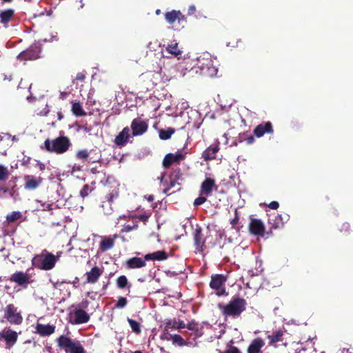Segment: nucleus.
<instances>
[{"mask_svg":"<svg viewBox=\"0 0 353 353\" xmlns=\"http://www.w3.org/2000/svg\"><path fill=\"white\" fill-rule=\"evenodd\" d=\"M61 252L53 254L47 250H43L39 254H35L32 259V267L45 271L52 270L59 260Z\"/></svg>","mask_w":353,"mask_h":353,"instance_id":"nucleus-1","label":"nucleus"},{"mask_svg":"<svg viewBox=\"0 0 353 353\" xmlns=\"http://www.w3.org/2000/svg\"><path fill=\"white\" fill-rule=\"evenodd\" d=\"M56 343L58 347L65 353H88L82 342L72 338L68 334L58 336Z\"/></svg>","mask_w":353,"mask_h":353,"instance_id":"nucleus-2","label":"nucleus"},{"mask_svg":"<svg viewBox=\"0 0 353 353\" xmlns=\"http://www.w3.org/2000/svg\"><path fill=\"white\" fill-rule=\"evenodd\" d=\"M72 143L68 137L60 135L55 139H47L43 143V147L48 152L62 154L69 150Z\"/></svg>","mask_w":353,"mask_h":353,"instance_id":"nucleus-3","label":"nucleus"},{"mask_svg":"<svg viewBox=\"0 0 353 353\" xmlns=\"http://www.w3.org/2000/svg\"><path fill=\"white\" fill-rule=\"evenodd\" d=\"M246 301L242 298L232 299L228 304H219L218 307L223 316L238 317L245 310Z\"/></svg>","mask_w":353,"mask_h":353,"instance_id":"nucleus-4","label":"nucleus"},{"mask_svg":"<svg viewBox=\"0 0 353 353\" xmlns=\"http://www.w3.org/2000/svg\"><path fill=\"white\" fill-rule=\"evenodd\" d=\"M90 316L80 305H72L68 310L67 321L72 325L86 323L90 321Z\"/></svg>","mask_w":353,"mask_h":353,"instance_id":"nucleus-5","label":"nucleus"},{"mask_svg":"<svg viewBox=\"0 0 353 353\" xmlns=\"http://www.w3.org/2000/svg\"><path fill=\"white\" fill-rule=\"evenodd\" d=\"M3 318L10 324L19 325L23 322V316L18 307L14 304H8L3 310Z\"/></svg>","mask_w":353,"mask_h":353,"instance_id":"nucleus-6","label":"nucleus"},{"mask_svg":"<svg viewBox=\"0 0 353 353\" xmlns=\"http://www.w3.org/2000/svg\"><path fill=\"white\" fill-rule=\"evenodd\" d=\"M19 334L10 327H5L0 331V343H3L7 350H10L17 342Z\"/></svg>","mask_w":353,"mask_h":353,"instance_id":"nucleus-7","label":"nucleus"},{"mask_svg":"<svg viewBox=\"0 0 353 353\" xmlns=\"http://www.w3.org/2000/svg\"><path fill=\"white\" fill-rule=\"evenodd\" d=\"M10 281L23 288H26L29 284L33 282L31 275L22 271H17L12 274Z\"/></svg>","mask_w":353,"mask_h":353,"instance_id":"nucleus-8","label":"nucleus"},{"mask_svg":"<svg viewBox=\"0 0 353 353\" xmlns=\"http://www.w3.org/2000/svg\"><path fill=\"white\" fill-rule=\"evenodd\" d=\"M226 277L223 274H215L212 276L210 286L211 288L217 290L216 294L219 296L225 294V283Z\"/></svg>","mask_w":353,"mask_h":353,"instance_id":"nucleus-9","label":"nucleus"},{"mask_svg":"<svg viewBox=\"0 0 353 353\" xmlns=\"http://www.w3.org/2000/svg\"><path fill=\"white\" fill-rule=\"evenodd\" d=\"M130 127L133 137L141 136L147 132L148 129V123L147 120H144L141 117H137L132 120Z\"/></svg>","mask_w":353,"mask_h":353,"instance_id":"nucleus-10","label":"nucleus"},{"mask_svg":"<svg viewBox=\"0 0 353 353\" xmlns=\"http://www.w3.org/2000/svg\"><path fill=\"white\" fill-rule=\"evenodd\" d=\"M41 48L37 45L31 46L28 49L21 52L17 59L20 61L34 60L39 57Z\"/></svg>","mask_w":353,"mask_h":353,"instance_id":"nucleus-11","label":"nucleus"},{"mask_svg":"<svg viewBox=\"0 0 353 353\" xmlns=\"http://www.w3.org/2000/svg\"><path fill=\"white\" fill-rule=\"evenodd\" d=\"M185 157V154L181 151L175 153L167 154L163 160V166L165 168L170 167L173 164H179Z\"/></svg>","mask_w":353,"mask_h":353,"instance_id":"nucleus-12","label":"nucleus"},{"mask_svg":"<svg viewBox=\"0 0 353 353\" xmlns=\"http://www.w3.org/2000/svg\"><path fill=\"white\" fill-rule=\"evenodd\" d=\"M24 188L28 190H34L38 188L42 183L43 179L39 176L27 174L23 176Z\"/></svg>","mask_w":353,"mask_h":353,"instance_id":"nucleus-13","label":"nucleus"},{"mask_svg":"<svg viewBox=\"0 0 353 353\" xmlns=\"http://www.w3.org/2000/svg\"><path fill=\"white\" fill-rule=\"evenodd\" d=\"M121 220H125L128 222L132 221L131 223H125L123 225V228L121 230V232L122 233L130 232L132 230L137 229L138 222L134 219V216L130 214L119 216L118 218V221L116 223V226L119 223V221Z\"/></svg>","mask_w":353,"mask_h":353,"instance_id":"nucleus-14","label":"nucleus"},{"mask_svg":"<svg viewBox=\"0 0 353 353\" xmlns=\"http://www.w3.org/2000/svg\"><path fill=\"white\" fill-rule=\"evenodd\" d=\"M205 238L202 234L201 228L196 225L194 232V243L197 251L202 252L205 248Z\"/></svg>","mask_w":353,"mask_h":353,"instance_id":"nucleus-15","label":"nucleus"},{"mask_svg":"<svg viewBox=\"0 0 353 353\" xmlns=\"http://www.w3.org/2000/svg\"><path fill=\"white\" fill-rule=\"evenodd\" d=\"M103 273V268L98 266L93 267L89 272H87L84 274L85 277V282L90 284L96 283Z\"/></svg>","mask_w":353,"mask_h":353,"instance_id":"nucleus-16","label":"nucleus"},{"mask_svg":"<svg viewBox=\"0 0 353 353\" xmlns=\"http://www.w3.org/2000/svg\"><path fill=\"white\" fill-rule=\"evenodd\" d=\"M34 329V333L40 336L45 337L53 334L55 332L56 327L54 325L37 323Z\"/></svg>","mask_w":353,"mask_h":353,"instance_id":"nucleus-17","label":"nucleus"},{"mask_svg":"<svg viewBox=\"0 0 353 353\" xmlns=\"http://www.w3.org/2000/svg\"><path fill=\"white\" fill-rule=\"evenodd\" d=\"M249 230L252 234L263 236L265 232V226L261 220L252 219L249 225Z\"/></svg>","mask_w":353,"mask_h":353,"instance_id":"nucleus-18","label":"nucleus"},{"mask_svg":"<svg viewBox=\"0 0 353 353\" xmlns=\"http://www.w3.org/2000/svg\"><path fill=\"white\" fill-rule=\"evenodd\" d=\"M216 188V186L214 179L206 178L201 183L200 192L201 195L209 196L212 194L213 190Z\"/></svg>","mask_w":353,"mask_h":353,"instance_id":"nucleus-19","label":"nucleus"},{"mask_svg":"<svg viewBox=\"0 0 353 353\" xmlns=\"http://www.w3.org/2000/svg\"><path fill=\"white\" fill-rule=\"evenodd\" d=\"M130 137V129L125 127L114 139V143L119 147L124 146Z\"/></svg>","mask_w":353,"mask_h":353,"instance_id":"nucleus-20","label":"nucleus"},{"mask_svg":"<svg viewBox=\"0 0 353 353\" xmlns=\"http://www.w3.org/2000/svg\"><path fill=\"white\" fill-rule=\"evenodd\" d=\"M146 261L144 258L132 257L126 261L125 267L128 269L141 268L146 265Z\"/></svg>","mask_w":353,"mask_h":353,"instance_id":"nucleus-21","label":"nucleus"},{"mask_svg":"<svg viewBox=\"0 0 353 353\" xmlns=\"http://www.w3.org/2000/svg\"><path fill=\"white\" fill-rule=\"evenodd\" d=\"M265 341L261 338L254 339L248 347V353H262Z\"/></svg>","mask_w":353,"mask_h":353,"instance_id":"nucleus-22","label":"nucleus"},{"mask_svg":"<svg viewBox=\"0 0 353 353\" xmlns=\"http://www.w3.org/2000/svg\"><path fill=\"white\" fill-rule=\"evenodd\" d=\"M117 238V234L103 237L99 244L101 250L105 252L113 248Z\"/></svg>","mask_w":353,"mask_h":353,"instance_id":"nucleus-23","label":"nucleus"},{"mask_svg":"<svg viewBox=\"0 0 353 353\" xmlns=\"http://www.w3.org/2000/svg\"><path fill=\"white\" fill-rule=\"evenodd\" d=\"M202 73L209 77H214L217 73V68L212 65V60H206V63H203L200 66Z\"/></svg>","mask_w":353,"mask_h":353,"instance_id":"nucleus-24","label":"nucleus"},{"mask_svg":"<svg viewBox=\"0 0 353 353\" xmlns=\"http://www.w3.org/2000/svg\"><path fill=\"white\" fill-rule=\"evenodd\" d=\"M219 150L218 144L209 146L202 154V157L205 161L215 159L216 154Z\"/></svg>","mask_w":353,"mask_h":353,"instance_id":"nucleus-25","label":"nucleus"},{"mask_svg":"<svg viewBox=\"0 0 353 353\" xmlns=\"http://www.w3.org/2000/svg\"><path fill=\"white\" fill-rule=\"evenodd\" d=\"M272 132V127L270 123L268 122L262 123L256 127L254 130V134L257 137H261L265 133H270Z\"/></svg>","mask_w":353,"mask_h":353,"instance_id":"nucleus-26","label":"nucleus"},{"mask_svg":"<svg viewBox=\"0 0 353 353\" xmlns=\"http://www.w3.org/2000/svg\"><path fill=\"white\" fill-rule=\"evenodd\" d=\"M14 11L12 9H6L1 11L0 12V22L3 25L4 27L8 26V23L13 18Z\"/></svg>","mask_w":353,"mask_h":353,"instance_id":"nucleus-27","label":"nucleus"},{"mask_svg":"<svg viewBox=\"0 0 353 353\" xmlns=\"http://www.w3.org/2000/svg\"><path fill=\"white\" fill-rule=\"evenodd\" d=\"M185 327L184 321L180 319L170 320L166 323L165 329L166 331L181 330Z\"/></svg>","mask_w":353,"mask_h":353,"instance_id":"nucleus-28","label":"nucleus"},{"mask_svg":"<svg viewBox=\"0 0 353 353\" xmlns=\"http://www.w3.org/2000/svg\"><path fill=\"white\" fill-rule=\"evenodd\" d=\"M168 254L165 251L159 250L152 253L147 254L144 256L145 260L149 261H163L167 259Z\"/></svg>","mask_w":353,"mask_h":353,"instance_id":"nucleus-29","label":"nucleus"},{"mask_svg":"<svg viewBox=\"0 0 353 353\" xmlns=\"http://www.w3.org/2000/svg\"><path fill=\"white\" fill-rule=\"evenodd\" d=\"M165 50L169 54L177 57L182 54V51L179 48L178 43L172 42L165 47Z\"/></svg>","mask_w":353,"mask_h":353,"instance_id":"nucleus-30","label":"nucleus"},{"mask_svg":"<svg viewBox=\"0 0 353 353\" xmlns=\"http://www.w3.org/2000/svg\"><path fill=\"white\" fill-rule=\"evenodd\" d=\"M23 214L19 211H13L11 213L7 214L6 217V221L8 225H10L12 223H14L17 220H19L22 218Z\"/></svg>","mask_w":353,"mask_h":353,"instance_id":"nucleus-31","label":"nucleus"},{"mask_svg":"<svg viewBox=\"0 0 353 353\" xmlns=\"http://www.w3.org/2000/svg\"><path fill=\"white\" fill-rule=\"evenodd\" d=\"M72 112L77 117H83L86 112L79 102H73L72 105Z\"/></svg>","mask_w":353,"mask_h":353,"instance_id":"nucleus-32","label":"nucleus"},{"mask_svg":"<svg viewBox=\"0 0 353 353\" xmlns=\"http://www.w3.org/2000/svg\"><path fill=\"white\" fill-rule=\"evenodd\" d=\"M283 336V332L282 330H276L272 334H269L268 336V339L270 341V343L273 344L281 341Z\"/></svg>","mask_w":353,"mask_h":353,"instance_id":"nucleus-33","label":"nucleus"},{"mask_svg":"<svg viewBox=\"0 0 353 353\" xmlns=\"http://www.w3.org/2000/svg\"><path fill=\"white\" fill-rule=\"evenodd\" d=\"M174 132L175 130L172 128H168L167 129H161L159 131V137L162 140H168L172 137Z\"/></svg>","mask_w":353,"mask_h":353,"instance_id":"nucleus-34","label":"nucleus"},{"mask_svg":"<svg viewBox=\"0 0 353 353\" xmlns=\"http://www.w3.org/2000/svg\"><path fill=\"white\" fill-rule=\"evenodd\" d=\"M181 14V12L179 11L176 12L175 10H172L171 12H168L165 14V19L167 21L172 24L174 23L176 20L179 18V15Z\"/></svg>","mask_w":353,"mask_h":353,"instance_id":"nucleus-35","label":"nucleus"},{"mask_svg":"<svg viewBox=\"0 0 353 353\" xmlns=\"http://www.w3.org/2000/svg\"><path fill=\"white\" fill-rule=\"evenodd\" d=\"M127 320L132 332L136 334H139L141 332L140 323L130 318H128Z\"/></svg>","mask_w":353,"mask_h":353,"instance_id":"nucleus-36","label":"nucleus"},{"mask_svg":"<svg viewBox=\"0 0 353 353\" xmlns=\"http://www.w3.org/2000/svg\"><path fill=\"white\" fill-rule=\"evenodd\" d=\"M112 203L109 201L105 200L102 201L101 208L103 209V212L105 215H110L113 212V208L112 207Z\"/></svg>","mask_w":353,"mask_h":353,"instance_id":"nucleus-37","label":"nucleus"},{"mask_svg":"<svg viewBox=\"0 0 353 353\" xmlns=\"http://www.w3.org/2000/svg\"><path fill=\"white\" fill-rule=\"evenodd\" d=\"M119 193V185H117L110 192L107 194L105 196V200L113 202L114 199L118 198Z\"/></svg>","mask_w":353,"mask_h":353,"instance_id":"nucleus-38","label":"nucleus"},{"mask_svg":"<svg viewBox=\"0 0 353 353\" xmlns=\"http://www.w3.org/2000/svg\"><path fill=\"white\" fill-rule=\"evenodd\" d=\"M10 176V172L7 167L0 165V182L6 181Z\"/></svg>","mask_w":353,"mask_h":353,"instance_id":"nucleus-39","label":"nucleus"},{"mask_svg":"<svg viewBox=\"0 0 353 353\" xmlns=\"http://www.w3.org/2000/svg\"><path fill=\"white\" fill-rule=\"evenodd\" d=\"M170 339L173 344L178 345L179 346H183L186 345L185 340L179 334L170 335Z\"/></svg>","mask_w":353,"mask_h":353,"instance_id":"nucleus-40","label":"nucleus"},{"mask_svg":"<svg viewBox=\"0 0 353 353\" xmlns=\"http://www.w3.org/2000/svg\"><path fill=\"white\" fill-rule=\"evenodd\" d=\"M90 152L88 150H81L76 153V158L81 161L87 160L89 157Z\"/></svg>","mask_w":353,"mask_h":353,"instance_id":"nucleus-41","label":"nucleus"},{"mask_svg":"<svg viewBox=\"0 0 353 353\" xmlns=\"http://www.w3.org/2000/svg\"><path fill=\"white\" fill-rule=\"evenodd\" d=\"M128 283V279L125 276H120L117 279V285L119 288H124Z\"/></svg>","mask_w":353,"mask_h":353,"instance_id":"nucleus-42","label":"nucleus"},{"mask_svg":"<svg viewBox=\"0 0 353 353\" xmlns=\"http://www.w3.org/2000/svg\"><path fill=\"white\" fill-rule=\"evenodd\" d=\"M127 303H128V301H127L126 298L120 296V297H119L117 302L115 304V307L119 308V309L123 308L127 305Z\"/></svg>","mask_w":353,"mask_h":353,"instance_id":"nucleus-43","label":"nucleus"},{"mask_svg":"<svg viewBox=\"0 0 353 353\" xmlns=\"http://www.w3.org/2000/svg\"><path fill=\"white\" fill-rule=\"evenodd\" d=\"M207 197L205 195H201V192L199 193V196L196 198L194 201V206H199L203 204L207 201Z\"/></svg>","mask_w":353,"mask_h":353,"instance_id":"nucleus-44","label":"nucleus"},{"mask_svg":"<svg viewBox=\"0 0 353 353\" xmlns=\"http://www.w3.org/2000/svg\"><path fill=\"white\" fill-rule=\"evenodd\" d=\"M91 192V190L88 185H85L83 188L80 191V195L84 198L87 196L89 193Z\"/></svg>","mask_w":353,"mask_h":353,"instance_id":"nucleus-45","label":"nucleus"},{"mask_svg":"<svg viewBox=\"0 0 353 353\" xmlns=\"http://www.w3.org/2000/svg\"><path fill=\"white\" fill-rule=\"evenodd\" d=\"M219 353H241L240 350L235 346H230L226 350L222 352L221 350H218Z\"/></svg>","mask_w":353,"mask_h":353,"instance_id":"nucleus-46","label":"nucleus"},{"mask_svg":"<svg viewBox=\"0 0 353 353\" xmlns=\"http://www.w3.org/2000/svg\"><path fill=\"white\" fill-rule=\"evenodd\" d=\"M185 327L190 330L196 331L198 330V325L195 321H192L185 325Z\"/></svg>","mask_w":353,"mask_h":353,"instance_id":"nucleus-47","label":"nucleus"},{"mask_svg":"<svg viewBox=\"0 0 353 353\" xmlns=\"http://www.w3.org/2000/svg\"><path fill=\"white\" fill-rule=\"evenodd\" d=\"M150 216V214H148V213H144L143 214H141L139 215L137 218L144 222V223H146L149 219V217Z\"/></svg>","mask_w":353,"mask_h":353,"instance_id":"nucleus-48","label":"nucleus"},{"mask_svg":"<svg viewBox=\"0 0 353 353\" xmlns=\"http://www.w3.org/2000/svg\"><path fill=\"white\" fill-rule=\"evenodd\" d=\"M65 283H66V281H57L56 282H53L52 285H53L54 288L59 289L61 287V285Z\"/></svg>","mask_w":353,"mask_h":353,"instance_id":"nucleus-49","label":"nucleus"},{"mask_svg":"<svg viewBox=\"0 0 353 353\" xmlns=\"http://www.w3.org/2000/svg\"><path fill=\"white\" fill-rule=\"evenodd\" d=\"M279 206V204L277 201H272L269 205L268 207L273 210H276Z\"/></svg>","mask_w":353,"mask_h":353,"instance_id":"nucleus-50","label":"nucleus"},{"mask_svg":"<svg viewBox=\"0 0 353 353\" xmlns=\"http://www.w3.org/2000/svg\"><path fill=\"white\" fill-rule=\"evenodd\" d=\"M85 76L83 72H79L77 74L76 80L83 81L85 79Z\"/></svg>","mask_w":353,"mask_h":353,"instance_id":"nucleus-51","label":"nucleus"},{"mask_svg":"<svg viewBox=\"0 0 353 353\" xmlns=\"http://www.w3.org/2000/svg\"><path fill=\"white\" fill-rule=\"evenodd\" d=\"M49 112V109H48V105H46V108L41 112L38 113V114L41 116H46Z\"/></svg>","mask_w":353,"mask_h":353,"instance_id":"nucleus-52","label":"nucleus"},{"mask_svg":"<svg viewBox=\"0 0 353 353\" xmlns=\"http://www.w3.org/2000/svg\"><path fill=\"white\" fill-rule=\"evenodd\" d=\"M37 166L39 167V169L41 170V171H43L45 170L46 168V165L44 163L40 162V161H38L37 162Z\"/></svg>","mask_w":353,"mask_h":353,"instance_id":"nucleus-53","label":"nucleus"},{"mask_svg":"<svg viewBox=\"0 0 353 353\" xmlns=\"http://www.w3.org/2000/svg\"><path fill=\"white\" fill-rule=\"evenodd\" d=\"M195 11H196V8H195L194 6H190L189 7V9H188V14H194Z\"/></svg>","mask_w":353,"mask_h":353,"instance_id":"nucleus-54","label":"nucleus"},{"mask_svg":"<svg viewBox=\"0 0 353 353\" xmlns=\"http://www.w3.org/2000/svg\"><path fill=\"white\" fill-rule=\"evenodd\" d=\"M246 141V142L248 143V144H251L254 142V137L252 136H250L248 137V138H246L245 139Z\"/></svg>","mask_w":353,"mask_h":353,"instance_id":"nucleus-55","label":"nucleus"},{"mask_svg":"<svg viewBox=\"0 0 353 353\" xmlns=\"http://www.w3.org/2000/svg\"><path fill=\"white\" fill-rule=\"evenodd\" d=\"M78 282H79V279H78V277H76V278H75V279H74V281H73L72 282H70V281H69V282H67V283H72V284H73V285H74L75 288H77V283H78Z\"/></svg>","mask_w":353,"mask_h":353,"instance_id":"nucleus-56","label":"nucleus"},{"mask_svg":"<svg viewBox=\"0 0 353 353\" xmlns=\"http://www.w3.org/2000/svg\"><path fill=\"white\" fill-rule=\"evenodd\" d=\"M4 137H9L10 135L8 134L1 133L0 134V141H2Z\"/></svg>","mask_w":353,"mask_h":353,"instance_id":"nucleus-57","label":"nucleus"},{"mask_svg":"<svg viewBox=\"0 0 353 353\" xmlns=\"http://www.w3.org/2000/svg\"><path fill=\"white\" fill-rule=\"evenodd\" d=\"M57 117L59 121L63 119V116L61 112H57Z\"/></svg>","mask_w":353,"mask_h":353,"instance_id":"nucleus-58","label":"nucleus"},{"mask_svg":"<svg viewBox=\"0 0 353 353\" xmlns=\"http://www.w3.org/2000/svg\"><path fill=\"white\" fill-rule=\"evenodd\" d=\"M147 199L149 201H152L154 200V196L153 195H149L148 197H147Z\"/></svg>","mask_w":353,"mask_h":353,"instance_id":"nucleus-59","label":"nucleus"},{"mask_svg":"<svg viewBox=\"0 0 353 353\" xmlns=\"http://www.w3.org/2000/svg\"><path fill=\"white\" fill-rule=\"evenodd\" d=\"M0 191H3V193H6L7 191H8V188H1L0 187Z\"/></svg>","mask_w":353,"mask_h":353,"instance_id":"nucleus-60","label":"nucleus"},{"mask_svg":"<svg viewBox=\"0 0 353 353\" xmlns=\"http://www.w3.org/2000/svg\"><path fill=\"white\" fill-rule=\"evenodd\" d=\"M237 220H238V219H237V218L234 219L231 221V223H232V225H234V224L236 223Z\"/></svg>","mask_w":353,"mask_h":353,"instance_id":"nucleus-61","label":"nucleus"},{"mask_svg":"<svg viewBox=\"0 0 353 353\" xmlns=\"http://www.w3.org/2000/svg\"><path fill=\"white\" fill-rule=\"evenodd\" d=\"M77 125V131H79L80 130L83 128V127L81 125Z\"/></svg>","mask_w":353,"mask_h":353,"instance_id":"nucleus-62","label":"nucleus"},{"mask_svg":"<svg viewBox=\"0 0 353 353\" xmlns=\"http://www.w3.org/2000/svg\"><path fill=\"white\" fill-rule=\"evenodd\" d=\"M4 2L10 3L12 0H3Z\"/></svg>","mask_w":353,"mask_h":353,"instance_id":"nucleus-63","label":"nucleus"},{"mask_svg":"<svg viewBox=\"0 0 353 353\" xmlns=\"http://www.w3.org/2000/svg\"><path fill=\"white\" fill-rule=\"evenodd\" d=\"M133 353H143V352L141 351L137 350V351L134 352Z\"/></svg>","mask_w":353,"mask_h":353,"instance_id":"nucleus-64","label":"nucleus"}]
</instances>
